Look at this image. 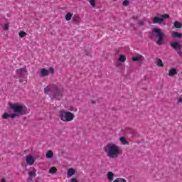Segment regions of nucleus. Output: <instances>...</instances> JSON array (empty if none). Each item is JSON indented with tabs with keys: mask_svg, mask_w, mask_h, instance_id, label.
<instances>
[{
	"mask_svg": "<svg viewBox=\"0 0 182 182\" xmlns=\"http://www.w3.org/2000/svg\"><path fill=\"white\" fill-rule=\"evenodd\" d=\"M70 182H79L76 178H71Z\"/></svg>",
	"mask_w": 182,
	"mask_h": 182,
	"instance_id": "nucleus-34",
	"label": "nucleus"
},
{
	"mask_svg": "<svg viewBox=\"0 0 182 182\" xmlns=\"http://www.w3.org/2000/svg\"><path fill=\"white\" fill-rule=\"evenodd\" d=\"M104 151L109 159H116L120 156L121 153H122L120 146L114 143L107 144L106 146H104Z\"/></svg>",
	"mask_w": 182,
	"mask_h": 182,
	"instance_id": "nucleus-1",
	"label": "nucleus"
},
{
	"mask_svg": "<svg viewBox=\"0 0 182 182\" xmlns=\"http://www.w3.org/2000/svg\"><path fill=\"white\" fill-rule=\"evenodd\" d=\"M72 16H73V14L68 13L65 15V21H70V19H72Z\"/></svg>",
	"mask_w": 182,
	"mask_h": 182,
	"instance_id": "nucleus-20",
	"label": "nucleus"
},
{
	"mask_svg": "<svg viewBox=\"0 0 182 182\" xmlns=\"http://www.w3.org/2000/svg\"><path fill=\"white\" fill-rule=\"evenodd\" d=\"M59 117L62 122H69L75 120V114L65 109L59 111Z\"/></svg>",
	"mask_w": 182,
	"mask_h": 182,
	"instance_id": "nucleus-3",
	"label": "nucleus"
},
{
	"mask_svg": "<svg viewBox=\"0 0 182 182\" xmlns=\"http://www.w3.org/2000/svg\"><path fill=\"white\" fill-rule=\"evenodd\" d=\"M50 73H52V74H53L54 73V70H53V68H50Z\"/></svg>",
	"mask_w": 182,
	"mask_h": 182,
	"instance_id": "nucleus-37",
	"label": "nucleus"
},
{
	"mask_svg": "<svg viewBox=\"0 0 182 182\" xmlns=\"http://www.w3.org/2000/svg\"><path fill=\"white\" fill-rule=\"evenodd\" d=\"M46 159H52L53 157V151L49 150L46 154Z\"/></svg>",
	"mask_w": 182,
	"mask_h": 182,
	"instance_id": "nucleus-16",
	"label": "nucleus"
},
{
	"mask_svg": "<svg viewBox=\"0 0 182 182\" xmlns=\"http://www.w3.org/2000/svg\"><path fill=\"white\" fill-rule=\"evenodd\" d=\"M178 54L180 55H182L181 50H178Z\"/></svg>",
	"mask_w": 182,
	"mask_h": 182,
	"instance_id": "nucleus-38",
	"label": "nucleus"
},
{
	"mask_svg": "<svg viewBox=\"0 0 182 182\" xmlns=\"http://www.w3.org/2000/svg\"><path fill=\"white\" fill-rule=\"evenodd\" d=\"M10 109L13 110L14 113H18L22 115L28 113V108L24 105L10 104Z\"/></svg>",
	"mask_w": 182,
	"mask_h": 182,
	"instance_id": "nucleus-5",
	"label": "nucleus"
},
{
	"mask_svg": "<svg viewBox=\"0 0 182 182\" xmlns=\"http://www.w3.org/2000/svg\"><path fill=\"white\" fill-rule=\"evenodd\" d=\"M139 25H140V26H143V25H144V20L139 21Z\"/></svg>",
	"mask_w": 182,
	"mask_h": 182,
	"instance_id": "nucleus-35",
	"label": "nucleus"
},
{
	"mask_svg": "<svg viewBox=\"0 0 182 182\" xmlns=\"http://www.w3.org/2000/svg\"><path fill=\"white\" fill-rule=\"evenodd\" d=\"M119 140L124 146L129 145V141H127V139L124 136L119 138Z\"/></svg>",
	"mask_w": 182,
	"mask_h": 182,
	"instance_id": "nucleus-17",
	"label": "nucleus"
},
{
	"mask_svg": "<svg viewBox=\"0 0 182 182\" xmlns=\"http://www.w3.org/2000/svg\"><path fill=\"white\" fill-rule=\"evenodd\" d=\"M2 119H9V114L8 112H5L2 115Z\"/></svg>",
	"mask_w": 182,
	"mask_h": 182,
	"instance_id": "nucleus-27",
	"label": "nucleus"
},
{
	"mask_svg": "<svg viewBox=\"0 0 182 182\" xmlns=\"http://www.w3.org/2000/svg\"><path fill=\"white\" fill-rule=\"evenodd\" d=\"M178 102L182 103V97H179V98L178 99Z\"/></svg>",
	"mask_w": 182,
	"mask_h": 182,
	"instance_id": "nucleus-36",
	"label": "nucleus"
},
{
	"mask_svg": "<svg viewBox=\"0 0 182 182\" xmlns=\"http://www.w3.org/2000/svg\"><path fill=\"white\" fill-rule=\"evenodd\" d=\"M112 1H114V2H116V1H117V0H112Z\"/></svg>",
	"mask_w": 182,
	"mask_h": 182,
	"instance_id": "nucleus-41",
	"label": "nucleus"
},
{
	"mask_svg": "<svg viewBox=\"0 0 182 182\" xmlns=\"http://www.w3.org/2000/svg\"><path fill=\"white\" fill-rule=\"evenodd\" d=\"M176 75H177V70L176 68H171L169 70L168 76L173 77V76H176Z\"/></svg>",
	"mask_w": 182,
	"mask_h": 182,
	"instance_id": "nucleus-14",
	"label": "nucleus"
},
{
	"mask_svg": "<svg viewBox=\"0 0 182 182\" xmlns=\"http://www.w3.org/2000/svg\"><path fill=\"white\" fill-rule=\"evenodd\" d=\"M35 177H36V169H33L32 171L28 172V178L27 179V181H32V180L35 178Z\"/></svg>",
	"mask_w": 182,
	"mask_h": 182,
	"instance_id": "nucleus-7",
	"label": "nucleus"
},
{
	"mask_svg": "<svg viewBox=\"0 0 182 182\" xmlns=\"http://www.w3.org/2000/svg\"><path fill=\"white\" fill-rule=\"evenodd\" d=\"M49 75V70H46V68H42L41 70V76L42 77H45V76H48Z\"/></svg>",
	"mask_w": 182,
	"mask_h": 182,
	"instance_id": "nucleus-13",
	"label": "nucleus"
},
{
	"mask_svg": "<svg viewBox=\"0 0 182 182\" xmlns=\"http://www.w3.org/2000/svg\"><path fill=\"white\" fill-rule=\"evenodd\" d=\"M156 65L159 68H163L164 66V63H163V61L160 58L158 60Z\"/></svg>",
	"mask_w": 182,
	"mask_h": 182,
	"instance_id": "nucleus-21",
	"label": "nucleus"
},
{
	"mask_svg": "<svg viewBox=\"0 0 182 182\" xmlns=\"http://www.w3.org/2000/svg\"><path fill=\"white\" fill-rule=\"evenodd\" d=\"M92 8H96V0H88Z\"/></svg>",
	"mask_w": 182,
	"mask_h": 182,
	"instance_id": "nucleus-23",
	"label": "nucleus"
},
{
	"mask_svg": "<svg viewBox=\"0 0 182 182\" xmlns=\"http://www.w3.org/2000/svg\"><path fill=\"white\" fill-rule=\"evenodd\" d=\"M9 117H11V119H15V117H16V114L15 113H11V114H9Z\"/></svg>",
	"mask_w": 182,
	"mask_h": 182,
	"instance_id": "nucleus-30",
	"label": "nucleus"
},
{
	"mask_svg": "<svg viewBox=\"0 0 182 182\" xmlns=\"http://www.w3.org/2000/svg\"><path fill=\"white\" fill-rule=\"evenodd\" d=\"M172 36H173V38H178V39H181L182 34L178 32H176V31H173Z\"/></svg>",
	"mask_w": 182,
	"mask_h": 182,
	"instance_id": "nucleus-15",
	"label": "nucleus"
},
{
	"mask_svg": "<svg viewBox=\"0 0 182 182\" xmlns=\"http://www.w3.org/2000/svg\"><path fill=\"white\" fill-rule=\"evenodd\" d=\"M113 182H127V181L123 178H117L115 180H114Z\"/></svg>",
	"mask_w": 182,
	"mask_h": 182,
	"instance_id": "nucleus-22",
	"label": "nucleus"
},
{
	"mask_svg": "<svg viewBox=\"0 0 182 182\" xmlns=\"http://www.w3.org/2000/svg\"><path fill=\"white\" fill-rule=\"evenodd\" d=\"M119 62H126V56L123 55H120L119 58L118 59Z\"/></svg>",
	"mask_w": 182,
	"mask_h": 182,
	"instance_id": "nucleus-24",
	"label": "nucleus"
},
{
	"mask_svg": "<svg viewBox=\"0 0 182 182\" xmlns=\"http://www.w3.org/2000/svg\"><path fill=\"white\" fill-rule=\"evenodd\" d=\"M70 112H77V108H75L74 107H70V109H69Z\"/></svg>",
	"mask_w": 182,
	"mask_h": 182,
	"instance_id": "nucleus-29",
	"label": "nucleus"
},
{
	"mask_svg": "<svg viewBox=\"0 0 182 182\" xmlns=\"http://www.w3.org/2000/svg\"><path fill=\"white\" fill-rule=\"evenodd\" d=\"M76 174V169L73 168H70L67 171V178H70L73 176H75Z\"/></svg>",
	"mask_w": 182,
	"mask_h": 182,
	"instance_id": "nucleus-9",
	"label": "nucleus"
},
{
	"mask_svg": "<svg viewBox=\"0 0 182 182\" xmlns=\"http://www.w3.org/2000/svg\"><path fill=\"white\" fill-rule=\"evenodd\" d=\"M50 92V97L56 100H60L63 96V90H60L56 85H50L44 88L45 95H49Z\"/></svg>",
	"mask_w": 182,
	"mask_h": 182,
	"instance_id": "nucleus-2",
	"label": "nucleus"
},
{
	"mask_svg": "<svg viewBox=\"0 0 182 182\" xmlns=\"http://www.w3.org/2000/svg\"><path fill=\"white\" fill-rule=\"evenodd\" d=\"M18 35L20 36V38H25V36H26V33L23 31H21L19 33H18Z\"/></svg>",
	"mask_w": 182,
	"mask_h": 182,
	"instance_id": "nucleus-26",
	"label": "nucleus"
},
{
	"mask_svg": "<svg viewBox=\"0 0 182 182\" xmlns=\"http://www.w3.org/2000/svg\"><path fill=\"white\" fill-rule=\"evenodd\" d=\"M1 182H6V180H5V178H2V179L1 180Z\"/></svg>",
	"mask_w": 182,
	"mask_h": 182,
	"instance_id": "nucleus-39",
	"label": "nucleus"
},
{
	"mask_svg": "<svg viewBox=\"0 0 182 182\" xmlns=\"http://www.w3.org/2000/svg\"><path fill=\"white\" fill-rule=\"evenodd\" d=\"M91 103H92V105H95V103H96V102H95V101L92 100V101H91Z\"/></svg>",
	"mask_w": 182,
	"mask_h": 182,
	"instance_id": "nucleus-40",
	"label": "nucleus"
},
{
	"mask_svg": "<svg viewBox=\"0 0 182 182\" xmlns=\"http://www.w3.org/2000/svg\"><path fill=\"white\" fill-rule=\"evenodd\" d=\"M122 5H123V6H129V0H124L122 2Z\"/></svg>",
	"mask_w": 182,
	"mask_h": 182,
	"instance_id": "nucleus-28",
	"label": "nucleus"
},
{
	"mask_svg": "<svg viewBox=\"0 0 182 182\" xmlns=\"http://www.w3.org/2000/svg\"><path fill=\"white\" fill-rule=\"evenodd\" d=\"M107 178L108 180V181H113L114 180V173H113V172H107Z\"/></svg>",
	"mask_w": 182,
	"mask_h": 182,
	"instance_id": "nucleus-12",
	"label": "nucleus"
},
{
	"mask_svg": "<svg viewBox=\"0 0 182 182\" xmlns=\"http://www.w3.org/2000/svg\"><path fill=\"white\" fill-rule=\"evenodd\" d=\"M133 62H143L144 60V57L141 55H138L132 58Z\"/></svg>",
	"mask_w": 182,
	"mask_h": 182,
	"instance_id": "nucleus-11",
	"label": "nucleus"
},
{
	"mask_svg": "<svg viewBox=\"0 0 182 182\" xmlns=\"http://www.w3.org/2000/svg\"><path fill=\"white\" fill-rule=\"evenodd\" d=\"M80 20V18L78 16H75L73 18L74 22H79Z\"/></svg>",
	"mask_w": 182,
	"mask_h": 182,
	"instance_id": "nucleus-32",
	"label": "nucleus"
},
{
	"mask_svg": "<svg viewBox=\"0 0 182 182\" xmlns=\"http://www.w3.org/2000/svg\"><path fill=\"white\" fill-rule=\"evenodd\" d=\"M26 160H33V156H32L31 155H28L26 157Z\"/></svg>",
	"mask_w": 182,
	"mask_h": 182,
	"instance_id": "nucleus-33",
	"label": "nucleus"
},
{
	"mask_svg": "<svg viewBox=\"0 0 182 182\" xmlns=\"http://www.w3.org/2000/svg\"><path fill=\"white\" fill-rule=\"evenodd\" d=\"M26 72V68H20L16 70V73L18 75L19 77H23Z\"/></svg>",
	"mask_w": 182,
	"mask_h": 182,
	"instance_id": "nucleus-8",
	"label": "nucleus"
},
{
	"mask_svg": "<svg viewBox=\"0 0 182 182\" xmlns=\"http://www.w3.org/2000/svg\"><path fill=\"white\" fill-rule=\"evenodd\" d=\"M173 25H174L175 28H176L177 29H180L182 26L181 23H180L179 21H175L173 23Z\"/></svg>",
	"mask_w": 182,
	"mask_h": 182,
	"instance_id": "nucleus-19",
	"label": "nucleus"
},
{
	"mask_svg": "<svg viewBox=\"0 0 182 182\" xmlns=\"http://www.w3.org/2000/svg\"><path fill=\"white\" fill-rule=\"evenodd\" d=\"M8 29H9V25H8V23H6L4 25V31H8Z\"/></svg>",
	"mask_w": 182,
	"mask_h": 182,
	"instance_id": "nucleus-31",
	"label": "nucleus"
},
{
	"mask_svg": "<svg viewBox=\"0 0 182 182\" xmlns=\"http://www.w3.org/2000/svg\"><path fill=\"white\" fill-rule=\"evenodd\" d=\"M26 166H32L33 164V163H35L34 160H26Z\"/></svg>",
	"mask_w": 182,
	"mask_h": 182,
	"instance_id": "nucleus-25",
	"label": "nucleus"
},
{
	"mask_svg": "<svg viewBox=\"0 0 182 182\" xmlns=\"http://www.w3.org/2000/svg\"><path fill=\"white\" fill-rule=\"evenodd\" d=\"M171 48H173L176 50H180L181 49V45L178 42H173L171 43Z\"/></svg>",
	"mask_w": 182,
	"mask_h": 182,
	"instance_id": "nucleus-10",
	"label": "nucleus"
},
{
	"mask_svg": "<svg viewBox=\"0 0 182 182\" xmlns=\"http://www.w3.org/2000/svg\"><path fill=\"white\" fill-rule=\"evenodd\" d=\"M170 18V15L168 14H162L160 16H155L152 18V22L154 24L159 23V25H161L164 21V19H168Z\"/></svg>",
	"mask_w": 182,
	"mask_h": 182,
	"instance_id": "nucleus-6",
	"label": "nucleus"
},
{
	"mask_svg": "<svg viewBox=\"0 0 182 182\" xmlns=\"http://www.w3.org/2000/svg\"><path fill=\"white\" fill-rule=\"evenodd\" d=\"M58 171V168H56V167H51L49 171H48V173L50 174H56Z\"/></svg>",
	"mask_w": 182,
	"mask_h": 182,
	"instance_id": "nucleus-18",
	"label": "nucleus"
},
{
	"mask_svg": "<svg viewBox=\"0 0 182 182\" xmlns=\"http://www.w3.org/2000/svg\"><path fill=\"white\" fill-rule=\"evenodd\" d=\"M152 33L154 35L155 38L157 39L156 41V45L161 46L164 43V36L165 34L161 31V29L159 28H154L152 29Z\"/></svg>",
	"mask_w": 182,
	"mask_h": 182,
	"instance_id": "nucleus-4",
	"label": "nucleus"
}]
</instances>
